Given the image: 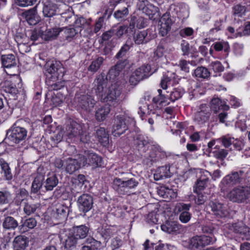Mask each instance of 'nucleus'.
I'll return each mask as SVG.
<instances>
[{
	"instance_id": "nucleus-1",
	"label": "nucleus",
	"mask_w": 250,
	"mask_h": 250,
	"mask_svg": "<svg viewBox=\"0 0 250 250\" xmlns=\"http://www.w3.org/2000/svg\"><path fill=\"white\" fill-rule=\"evenodd\" d=\"M127 64L126 60L118 62L115 66L110 69L107 76L109 81H111V84L108 86V94H116L120 92L121 89V82L118 77L120 72Z\"/></svg>"
},
{
	"instance_id": "nucleus-2",
	"label": "nucleus",
	"mask_w": 250,
	"mask_h": 250,
	"mask_svg": "<svg viewBox=\"0 0 250 250\" xmlns=\"http://www.w3.org/2000/svg\"><path fill=\"white\" fill-rule=\"evenodd\" d=\"M45 69L47 76L46 83L48 85L53 87L54 90L57 89L56 88L57 82L59 80L60 75L63 72L62 64L59 62L49 61L46 63Z\"/></svg>"
},
{
	"instance_id": "nucleus-3",
	"label": "nucleus",
	"mask_w": 250,
	"mask_h": 250,
	"mask_svg": "<svg viewBox=\"0 0 250 250\" xmlns=\"http://www.w3.org/2000/svg\"><path fill=\"white\" fill-rule=\"evenodd\" d=\"M129 125H134L132 118L117 116L114 121L112 133L115 136H119L125 133Z\"/></svg>"
},
{
	"instance_id": "nucleus-4",
	"label": "nucleus",
	"mask_w": 250,
	"mask_h": 250,
	"mask_svg": "<svg viewBox=\"0 0 250 250\" xmlns=\"http://www.w3.org/2000/svg\"><path fill=\"white\" fill-rule=\"evenodd\" d=\"M227 196L232 202H245L250 197V190H249L248 186H239L230 191Z\"/></svg>"
},
{
	"instance_id": "nucleus-5",
	"label": "nucleus",
	"mask_w": 250,
	"mask_h": 250,
	"mask_svg": "<svg viewBox=\"0 0 250 250\" xmlns=\"http://www.w3.org/2000/svg\"><path fill=\"white\" fill-rule=\"evenodd\" d=\"M82 160L83 167L91 166L93 167H102L103 165V162L102 158L96 154L89 151H85L84 155L79 157Z\"/></svg>"
},
{
	"instance_id": "nucleus-6",
	"label": "nucleus",
	"mask_w": 250,
	"mask_h": 250,
	"mask_svg": "<svg viewBox=\"0 0 250 250\" xmlns=\"http://www.w3.org/2000/svg\"><path fill=\"white\" fill-rule=\"evenodd\" d=\"M81 126L80 125L74 123L72 127H69V130L67 131L69 139L78 138L81 142L87 143L90 140V136L86 133L81 134Z\"/></svg>"
},
{
	"instance_id": "nucleus-7",
	"label": "nucleus",
	"mask_w": 250,
	"mask_h": 250,
	"mask_svg": "<svg viewBox=\"0 0 250 250\" xmlns=\"http://www.w3.org/2000/svg\"><path fill=\"white\" fill-rule=\"evenodd\" d=\"M7 134L8 139L11 142L18 144L25 139L27 136V131L23 127L16 126L9 130Z\"/></svg>"
},
{
	"instance_id": "nucleus-8",
	"label": "nucleus",
	"mask_w": 250,
	"mask_h": 250,
	"mask_svg": "<svg viewBox=\"0 0 250 250\" xmlns=\"http://www.w3.org/2000/svg\"><path fill=\"white\" fill-rule=\"evenodd\" d=\"M191 207L190 204L183 203H177L175 207V211L181 212L179 218L183 223L188 222L191 217V213L188 211Z\"/></svg>"
},
{
	"instance_id": "nucleus-9",
	"label": "nucleus",
	"mask_w": 250,
	"mask_h": 250,
	"mask_svg": "<svg viewBox=\"0 0 250 250\" xmlns=\"http://www.w3.org/2000/svg\"><path fill=\"white\" fill-rule=\"evenodd\" d=\"M93 204V198L88 194H83L78 199L77 206L81 212L86 213L89 211L92 208Z\"/></svg>"
},
{
	"instance_id": "nucleus-10",
	"label": "nucleus",
	"mask_w": 250,
	"mask_h": 250,
	"mask_svg": "<svg viewBox=\"0 0 250 250\" xmlns=\"http://www.w3.org/2000/svg\"><path fill=\"white\" fill-rule=\"evenodd\" d=\"M208 207L211 208L213 214L217 217H226L229 214L227 206L221 204L218 201L210 202Z\"/></svg>"
},
{
	"instance_id": "nucleus-11",
	"label": "nucleus",
	"mask_w": 250,
	"mask_h": 250,
	"mask_svg": "<svg viewBox=\"0 0 250 250\" xmlns=\"http://www.w3.org/2000/svg\"><path fill=\"white\" fill-rule=\"evenodd\" d=\"M215 241L214 238L209 236H196L191 239L190 245L192 248H199L213 244Z\"/></svg>"
},
{
	"instance_id": "nucleus-12",
	"label": "nucleus",
	"mask_w": 250,
	"mask_h": 250,
	"mask_svg": "<svg viewBox=\"0 0 250 250\" xmlns=\"http://www.w3.org/2000/svg\"><path fill=\"white\" fill-rule=\"evenodd\" d=\"M159 34L163 37L166 36L171 29L172 21L169 13L164 14L160 20Z\"/></svg>"
},
{
	"instance_id": "nucleus-13",
	"label": "nucleus",
	"mask_w": 250,
	"mask_h": 250,
	"mask_svg": "<svg viewBox=\"0 0 250 250\" xmlns=\"http://www.w3.org/2000/svg\"><path fill=\"white\" fill-rule=\"evenodd\" d=\"M80 157H81V155H79L78 159L68 158L65 161L64 167L67 173L72 174L83 166V161L79 159Z\"/></svg>"
},
{
	"instance_id": "nucleus-14",
	"label": "nucleus",
	"mask_w": 250,
	"mask_h": 250,
	"mask_svg": "<svg viewBox=\"0 0 250 250\" xmlns=\"http://www.w3.org/2000/svg\"><path fill=\"white\" fill-rule=\"evenodd\" d=\"M242 173V171H240L239 173L235 172L224 177L221 182V185L223 186L221 187L222 190H225L226 187L233 186L239 182Z\"/></svg>"
},
{
	"instance_id": "nucleus-15",
	"label": "nucleus",
	"mask_w": 250,
	"mask_h": 250,
	"mask_svg": "<svg viewBox=\"0 0 250 250\" xmlns=\"http://www.w3.org/2000/svg\"><path fill=\"white\" fill-rule=\"evenodd\" d=\"M43 3L42 12L44 17H52L56 14L57 0H44Z\"/></svg>"
},
{
	"instance_id": "nucleus-16",
	"label": "nucleus",
	"mask_w": 250,
	"mask_h": 250,
	"mask_svg": "<svg viewBox=\"0 0 250 250\" xmlns=\"http://www.w3.org/2000/svg\"><path fill=\"white\" fill-rule=\"evenodd\" d=\"M107 83V77L101 74L97 78L95 81V86L93 88V92L96 93H107L106 84Z\"/></svg>"
},
{
	"instance_id": "nucleus-17",
	"label": "nucleus",
	"mask_w": 250,
	"mask_h": 250,
	"mask_svg": "<svg viewBox=\"0 0 250 250\" xmlns=\"http://www.w3.org/2000/svg\"><path fill=\"white\" fill-rule=\"evenodd\" d=\"M161 228L164 232L170 234H176L179 233L181 226L177 222L167 221L161 225Z\"/></svg>"
},
{
	"instance_id": "nucleus-18",
	"label": "nucleus",
	"mask_w": 250,
	"mask_h": 250,
	"mask_svg": "<svg viewBox=\"0 0 250 250\" xmlns=\"http://www.w3.org/2000/svg\"><path fill=\"white\" fill-rule=\"evenodd\" d=\"M234 231L239 233L243 239H250V229L245 226L242 222H238L237 224L232 225Z\"/></svg>"
},
{
	"instance_id": "nucleus-19",
	"label": "nucleus",
	"mask_w": 250,
	"mask_h": 250,
	"mask_svg": "<svg viewBox=\"0 0 250 250\" xmlns=\"http://www.w3.org/2000/svg\"><path fill=\"white\" fill-rule=\"evenodd\" d=\"M66 13L62 14V21L64 19L65 21L70 24L74 22V26L76 28L82 27L86 23V20L83 18H80L76 19L74 16L68 15V16H66ZM70 15L72 14H70Z\"/></svg>"
},
{
	"instance_id": "nucleus-20",
	"label": "nucleus",
	"mask_w": 250,
	"mask_h": 250,
	"mask_svg": "<svg viewBox=\"0 0 250 250\" xmlns=\"http://www.w3.org/2000/svg\"><path fill=\"white\" fill-rule=\"evenodd\" d=\"M24 15L27 21L30 25H36L40 21V17L38 15L35 8L25 12Z\"/></svg>"
},
{
	"instance_id": "nucleus-21",
	"label": "nucleus",
	"mask_w": 250,
	"mask_h": 250,
	"mask_svg": "<svg viewBox=\"0 0 250 250\" xmlns=\"http://www.w3.org/2000/svg\"><path fill=\"white\" fill-rule=\"evenodd\" d=\"M210 107L216 113L220 110H228L229 108V106L226 104L225 101H222L218 98H214L212 99L210 102Z\"/></svg>"
},
{
	"instance_id": "nucleus-22",
	"label": "nucleus",
	"mask_w": 250,
	"mask_h": 250,
	"mask_svg": "<svg viewBox=\"0 0 250 250\" xmlns=\"http://www.w3.org/2000/svg\"><path fill=\"white\" fill-rule=\"evenodd\" d=\"M151 67L149 65H144L137 68L134 73L135 75L139 77L142 80L149 77L151 75Z\"/></svg>"
},
{
	"instance_id": "nucleus-23",
	"label": "nucleus",
	"mask_w": 250,
	"mask_h": 250,
	"mask_svg": "<svg viewBox=\"0 0 250 250\" xmlns=\"http://www.w3.org/2000/svg\"><path fill=\"white\" fill-rule=\"evenodd\" d=\"M171 176V172L170 171L169 166H163L159 167L156 173L154 174V178L155 180H159L164 178L170 177Z\"/></svg>"
},
{
	"instance_id": "nucleus-24",
	"label": "nucleus",
	"mask_w": 250,
	"mask_h": 250,
	"mask_svg": "<svg viewBox=\"0 0 250 250\" xmlns=\"http://www.w3.org/2000/svg\"><path fill=\"white\" fill-rule=\"evenodd\" d=\"M146 21L144 18L141 16H132L129 23V28L132 31L136 26L138 28H142L145 26Z\"/></svg>"
},
{
	"instance_id": "nucleus-25",
	"label": "nucleus",
	"mask_w": 250,
	"mask_h": 250,
	"mask_svg": "<svg viewBox=\"0 0 250 250\" xmlns=\"http://www.w3.org/2000/svg\"><path fill=\"white\" fill-rule=\"evenodd\" d=\"M110 109L109 105L105 104L104 106L99 107L95 113V117L98 121H104L109 113Z\"/></svg>"
},
{
	"instance_id": "nucleus-26",
	"label": "nucleus",
	"mask_w": 250,
	"mask_h": 250,
	"mask_svg": "<svg viewBox=\"0 0 250 250\" xmlns=\"http://www.w3.org/2000/svg\"><path fill=\"white\" fill-rule=\"evenodd\" d=\"M69 127H72V125L71 126H68L66 128V136H64V131L63 130L61 129H57L55 132V134L52 137V139L54 141V142L56 144L61 142L63 138L65 139L66 141L68 143H70L69 140H72V139H69L68 136L67 131L69 130Z\"/></svg>"
},
{
	"instance_id": "nucleus-27",
	"label": "nucleus",
	"mask_w": 250,
	"mask_h": 250,
	"mask_svg": "<svg viewBox=\"0 0 250 250\" xmlns=\"http://www.w3.org/2000/svg\"><path fill=\"white\" fill-rule=\"evenodd\" d=\"M62 28L54 27L43 30V38L45 40H49L56 39L61 32Z\"/></svg>"
},
{
	"instance_id": "nucleus-28",
	"label": "nucleus",
	"mask_w": 250,
	"mask_h": 250,
	"mask_svg": "<svg viewBox=\"0 0 250 250\" xmlns=\"http://www.w3.org/2000/svg\"><path fill=\"white\" fill-rule=\"evenodd\" d=\"M1 61L3 66L6 68H10L17 64L15 56L13 54L4 55L1 56Z\"/></svg>"
},
{
	"instance_id": "nucleus-29",
	"label": "nucleus",
	"mask_w": 250,
	"mask_h": 250,
	"mask_svg": "<svg viewBox=\"0 0 250 250\" xmlns=\"http://www.w3.org/2000/svg\"><path fill=\"white\" fill-rule=\"evenodd\" d=\"M0 166L1 169V173L5 179L6 180H11L13 178L11 169L8 163L2 158L0 159Z\"/></svg>"
},
{
	"instance_id": "nucleus-30",
	"label": "nucleus",
	"mask_w": 250,
	"mask_h": 250,
	"mask_svg": "<svg viewBox=\"0 0 250 250\" xmlns=\"http://www.w3.org/2000/svg\"><path fill=\"white\" fill-rule=\"evenodd\" d=\"M97 138L101 144L105 146L108 143V134L104 127H100L96 132Z\"/></svg>"
},
{
	"instance_id": "nucleus-31",
	"label": "nucleus",
	"mask_w": 250,
	"mask_h": 250,
	"mask_svg": "<svg viewBox=\"0 0 250 250\" xmlns=\"http://www.w3.org/2000/svg\"><path fill=\"white\" fill-rule=\"evenodd\" d=\"M74 235L78 239L85 238L88 232V229L84 225L77 226L73 228Z\"/></svg>"
},
{
	"instance_id": "nucleus-32",
	"label": "nucleus",
	"mask_w": 250,
	"mask_h": 250,
	"mask_svg": "<svg viewBox=\"0 0 250 250\" xmlns=\"http://www.w3.org/2000/svg\"><path fill=\"white\" fill-rule=\"evenodd\" d=\"M13 244L15 249H24L28 245V241L26 237L23 236H18L14 239Z\"/></svg>"
},
{
	"instance_id": "nucleus-33",
	"label": "nucleus",
	"mask_w": 250,
	"mask_h": 250,
	"mask_svg": "<svg viewBox=\"0 0 250 250\" xmlns=\"http://www.w3.org/2000/svg\"><path fill=\"white\" fill-rule=\"evenodd\" d=\"M114 35L118 38H122L124 35L126 34L129 31L131 30L129 26L127 25H121L113 28Z\"/></svg>"
},
{
	"instance_id": "nucleus-34",
	"label": "nucleus",
	"mask_w": 250,
	"mask_h": 250,
	"mask_svg": "<svg viewBox=\"0 0 250 250\" xmlns=\"http://www.w3.org/2000/svg\"><path fill=\"white\" fill-rule=\"evenodd\" d=\"M116 233V230L113 227L106 226L102 228L100 230V233L102 237L107 241L111 236Z\"/></svg>"
},
{
	"instance_id": "nucleus-35",
	"label": "nucleus",
	"mask_w": 250,
	"mask_h": 250,
	"mask_svg": "<svg viewBox=\"0 0 250 250\" xmlns=\"http://www.w3.org/2000/svg\"><path fill=\"white\" fill-rule=\"evenodd\" d=\"M58 183L57 178L55 175L52 174L46 179L44 187L47 190H52L57 185Z\"/></svg>"
},
{
	"instance_id": "nucleus-36",
	"label": "nucleus",
	"mask_w": 250,
	"mask_h": 250,
	"mask_svg": "<svg viewBox=\"0 0 250 250\" xmlns=\"http://www.w3.org/2000/svg\"><path fill=\"white\" fill-rule=\"evenodd\" d=\"M153 101L155 104L159 105L161 108L162 106L168 104L171 100L166 97L165 95H157L153 98Z\"/></svg>"
},
{
	"instance_id": "nucleus-37",
	"label": "nucleus",
	"mask_w": 250,
	"mask_h": 250,
	"mask_svg": "<svg viewBox=\"0 0 250 250\" xmlns=\"http://www.w3.org/2000/svg\"><path fill=\"white\" fill-rule=\"evenodd\" d=\"M208 178L202 177L198 179L194 187V192L198 193L200 191L203 190L206 187L208 186Z\"/></svg>"
},
{
	"instance_id": "nucleus-38",
	"label": "nucleus",
	"mask_w": 250,
	"mask_h": 250,
	"mask_svg": "<svg viewBox=\"0 0 250 250\" xmlns=\"http://www.w3.org/2000/svg\"><path fill=\"white\" fill-rule=\"evenodd\" d=\"M18 225L17 221L11 216L6 217L3 223V228L7 229H14L17 227Z\"/></svg>"
},
{
	"instance_id": "nucleus-39",
	"label": "nucleus",
	"mask_w": 250,
	"mask_h": 250,
	"mask_svg": "<svg viewBox=\"0 0 250 250\" xmlns=\"http://www.w3.org/2000/svg\"><path fill=\"white\" fill-rule=\"evenodd\" d=\"M194 76L197 78L206 79L209 76L208 70L203 66L198 67L194 72Z\"/></svg>"
},
{
	"instance_id": "nucleus-40",
	"label": "nucleus",
	"mask_w": 250,
	"mask_h": 250,
	"mask_svg": "<svg viewBox=\"0 0 250 250\" xmlns=\"http://www.w3.org/2000/svg\"><path fill=\"white\" fill-rule=\"evenodd\" d=\"M246 8L245 6L238 4L233 7V16L234 20L236 21L237 18L242 17L245 14Z\"/></svg>"
},
{
	"instance_id": "nucleus-41",
	"label": "nucleus",
	"mask_w": 250,
	"mask_h": 250,
	"mask_svg": "<svg viewBox=\"0 0 250 250\" xmlns=\"http://www.w3.org/2000/svg\"><path fill=\"white\" fill-rule=\"evenodd\" d=\"M16 88L12 86L9 82H6L1 84V94H3L4 93L8 94H15L16 93Z\"/></svg>"
},
{
	"instance_id": "nucleus-42",
	"label": "nucleus",
	"mask_w": 250,
	"mask_h": 250,
	"mask_svg": "<svg viewBox=\"0 0 250 250\" xmlns=\"http://www.w3.org/2000/svg\"><path fill=\"white\" fill-rule=\"evenodd\" d=\"M85 182V177L82 174H79L76 178L72 180V184L74 185V188L77 190L81 189Z\"/></svg>"
},
{
	"instance_id": "nucleus-43",
	"label": "nucleus",
	"mask_w": 250,
	"mask_h": 250,
	"mask_svg": "<svg viewBox=\"0 0 250 250\" xmlns=\"http://www.w3.org/2000/svg\"><path fill=\"white\" fill-rule=\"evenodd\" d=\"M209 114L208 112L201 111L198 112L195 117V121L197 124L201 125L208 120Z\"/></svg>"
},
{
	"instance_id": "nucleus-44",
	"label": "nucleus",
	"mask_w": 250,
	"mask_h": 250,
	"mask_svg": "<svg viewBox=\"0 0 250 250\" xmlns=\"http://www.w3.org/2000/svg\"><path fill=\"white\" fill-rule=\"evenodd\" d=\"M39 204H34L30 202L25 203L23 210L27 215H30L34 213L36 210L39 207Z\"/></svg>"
},
{
	"instance_id": "nucleus-45",
	"label": "nucleus",
	"mask_w": 250,
	"mask_h": 250,
	"mask_svg": "<svg viewBox=\"0 0 250 250\" xmlns=\"http://www.w3.org/2000/svg\"><path fill=\"white\" fill-rule=\"evenodd\" d=\"M104 61V59L103 57H98L91 62L88 67V70L93 72H96L103 64Z\"/></svg>"
},
{
	"instance_id": "nucleus-46",
	"label": "nucleus",
	"mask_w": 250,
	"mask_h": 250,
	"mask_svg": "<svg viewBox=\"0 0 250 250\" xmlns=\"http://www.w3.org/2000/svg\"><path fill=\"white\" fill-rule=\"evenodd\" d=\"M61 33H62V37L67 40L74 37L76 34L74 28H62Z\"/></svg>"
},
{
	"instance_id": "nucleus-47",
	"label": "nucleus",
	"mask_w": 250,
	"mask_h": 250,
	"mask_svg": "<svg viewBox=\"0 0 250 250\" xmlns=\"http://www.w3.org/2000/svg\"><path fill=\"white\" fill-rule=\"evenodd\" d=\"M43 177L42 175L37 176L34 179L32 186V190L34 192H37L42 185Z\"/></svg>"
},
{
	"instance_id": "nucleus-48",
	"label": "nucleus",
	"mask_w": 250,
	"mask_h": 250,
	"mask_svg": "<svg viewBox=\"0 0 250 250\" xmlns=\"http://www.w3.org/2000/svg\"><path fill=\"white\" fill-rule=\"evenodd\" d=\"M131 46L132 43L131 41L127 40L125 44L121 47L120 51L117 54L116 57L117 58H120L124 56Z\"/></svg>"
},
{
	"instance_id": "nucleus-49",
	"label": "nucleus",
	"mask_w": 250,
	"mask_h": 250,
	"mask_svg": "<svg viewBox=\"0 0 250 250\" xmlns=\"http://www.w3.org/2000/svg\"><path fill=\"white\" fill-rule=\"evenodd\" d=\"M157 208L149 213L147 216L146 221L150 225L156 224L158 221V216L157 214Z\"/></svg>"
},
{
	"instance_id": "nucleus-50",
	"label": "nucleus",
	"mask_w": 250,
	"mask_h": 250,
	"mask_svg": "<svg viewBox=\"0 0 250 250\" xmlns=\"http://www.w3.org/2000/svg\"><path fill=\"white\" fill-rule=\"evenodd\" d=\"M213 45L214 49L217 51L224 49L225 52H228L229 48L228 42H216Z\"/></svg>"
},
{
	"instance_id": "nucleus-51",
	"label": "nucleus",
	"mask_w": 250,
	"mask_h": 250,
	"mask_svg": "<svg viewBox=\"0 0 250 250\" xmlns=\"http://www.w3.org/2000/svg\"><path fill=\"white\" fill-rule=\"evenodd\" d=\"M144 9L146 15H147L150 18H152L153 16L158 12L159 11L157 7L150 3L147 4Z\"/></svg>"
},
{
	"instance_id": "nucleus-52",
	"label": "nucleus",
	"mask_w": 250,
	"mask_h": 250,
	"mask_svg": "<svg viewBox=\"0 0 250 250\" xmlns=\"http://www.w3.org/2000/svg\"><path fill=\"white\" fill-rule=\"evenodd\" d=\"M77 240L78 238L74 235L68 236L65 240V248L67 250H71L76 245Z\"/></svg>"
},
{
	"instance_id": "nucleus-53",
	"label": "nucleus",
	"mask_w": 250,
	"mask_h": 250,
	"mask_svg": "<svg viewBox=\"0 0 250 250\" xmlns=\"http://www.w3.org/2000/svg\"><path fill=\"white\" fill-rule=\"evenodd\" d=\"M147 33L146 31H142L136 35L134 37V40L136 44H140L144 43Z\"/></svg>"
},
{
	"instance_id": "nucleus-54",
	"label": "nucleus",
	"mask_w": 250,
	"mask_h": 250,
	"mask_svg": "<svg viewBox=\"0 0 250 250\" xmlns=\"http://www.w3.org/2000/svg\"><path fill=\"white\" fill-rule=\"evenodd\" d=\"M12 199L11 195L8 191H0V204H8Z\"/></svg>"
},
{
	"instance_id": "nucleus-55",
	"label": "nucleus",
	"mask_w": 250,
	"mask_h": 250,
	"mask_svg": "<svg viewBox=\"0 0 250 250\" xmlns=\"http://www.w3.org/2000/svg\"><path fill=\"white\" fill-rule=\"evenodd\" d=\"M221 141L223 145L226 147H229L232 145L233 141H234V138L229 135L224 136L217 141Z\"/></svg>"
},
{
	"instance_id": "nucleus-56",
	"label": "nucleus",
	"mask_w": 250,
	"mask_h": 250,
	"mask_svg": "<svg viewBox=\"0 0 250 250\" xmlns=\"http://www.w3.org/2000/svg\"><path fill=\"white\" fill-rule=\"evenodd\" d=\"M82 99L83 100V99H86L88 100V101L83 102L82 103L84 108H86L87 107H93L95 104V101L92 99L90 95H83Z\"/></svg>"
},
{
	"instance_id": "nucleus-57",
	"label": "nucleus",
	"mask_w": 250,
	"mask_h": 250,
	"mask_svg": "<svg viewBox=\"0 0 250 250\" xmlns=\"http://www.w3.org/2000/svg\"><path fill=\"white\" fill-rule=\"evenodd\" d=\"M37 224V222L34 218H30L29 219H26L22 224V226L23 228H25V229L26 228L28 229H33L34 228Z\"/></svg>"
},
{
	"instance_id": "nucleus-58",
	"label": "nucleus",
	"mask_w": 250,
	"mask_h": 250,
	"mask_svg": "<svg viewBox=\"0 0 250 250\" xmlns=\"http://www.w3.org/2000/svg\"><path fill=\"white\" fill-rule=\"evenodd\" d=\"M125 181L119 178H115L113 182V186L117 190L124 189Z\"/></svg>"
},
{
	"instance_id": "nucleus-59",
	"label": "nucleus",
	"mask_w": 250,
	"mask_h": 250,
	"mask_svg": "<svg viewBox=\"0 0 250 250\" xmlns=\"http://www.w3.org/2000/svg\"><path fill=\"white\" fill-rule=\"evenodd\" d=\"M245 142L243 139H235L234 141H233L232 146L234 149L240 150H241L244 146Z\"/></svg>"
},
{
	"instance_id": "nucleus-60",
	"label": "nucleus",
	"mask_w": 250,
	"mask_h": 250,
	"mask_svg": "<svg viewBox=\"0 0 250 250\" xmlns=\"http://www.w3.org/2000/svg\"><path fill=\"white\" fill-rule=\"evenodd\" d=\"M43 29H36L32 31L30 38L32 41H36L39 36H41L43 38Z\"/></svg>"
},
{
	"instance_id": "nucleus-61",
	"label": "nucleus",
	"mask_w": 250,
	"mask_h": 250,
	"mask_svg": "<svg viewBox=\"0 0 250 250\" xmlns=\"http://www.w3.org/2000/svg\"><path fill=\"white\" fill-rule=\"evenodd\" d=\"M239 121L236 123V126L240 127L242 131L246 130L247 128L246 117L240 116L239 117Z\"/></svg>"
},
{
	"instance_id": "nucleus-62",
	"label": "nucleus",
	"mask_w": 250,
	"mask_h": 250,
	"mask_svg": "<svg viewBox=\"0 0 250 250\" xmlns=\"http://www.w3.org/2000/svg\"><path fill=\"white\" fill-rule=\"evenodd\" d=\"M164 194L162 195L164 198L169 197L170 199H175L176 198L177 194L173 189L166 188L164 189Z\"/></svg>"
},
{
	"instance_id": "nucleus-63",
	"label": "nucleus",
	"mask_w": 250,
	"mask_h": 250,
	"mask_svg": "<svg viewBox=\"0 0 250 250\" xmlns=\"http://www.w3.org/2000/svg\"><path fill=\"white\" fill-rule=\"evenodd\" d=\"M128 14V11L127 8H124L122 10H117L115 12L114 16L117 19L124 18Z\"/></svg>"
},
{
	"instance_id": "nucleus-64",
	"label": "nucleus",
	"mask_w": 250,
	"mask_h": 250,
	"mask_svg": "<svg viewBox=\"0 0 250 250\" xmlns=\"http://www.w3.org/2000/svg\"><path fill=\"white\" fill-rule=\"evenodd\" d=\"M210 66L213 71L216 72H222L224 70V67L221 62L218 61L211 62Z\"/></svg>"
}]
</instances>
